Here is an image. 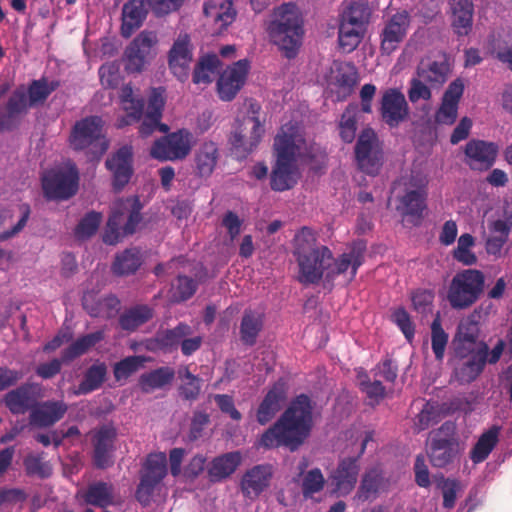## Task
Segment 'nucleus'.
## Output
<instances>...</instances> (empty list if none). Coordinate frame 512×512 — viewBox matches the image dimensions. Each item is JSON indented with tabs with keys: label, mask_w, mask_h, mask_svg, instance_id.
I'll list each match as a JSON object with an SVG mask.
<instances>
[{
	"label": "nucleus",
	"mask_w": 512,
	"mask_h": 512,
	"mask_svg": "<svg viewBox=\"0 0 512 512\" xmlns=\"http://www.w3.org/2000/svg\"><path fill=\"white\" fill-rule=\"evenodd\" d=\"M313 406L306 394L296 396L280 418L259 439L266 449L286 447L296 451L309 436L313 425Z\"/></svg>",
	"instance_id": "obj_1"
},
{
	"label": "nucleus",
	"mask_w": 512,
	"mask_h": 512,
	"mask_svg": "<svg viewBox=\"0 0 512 512\" xmlns=\"http://www.w3.org/2000/svg\"><path fill=\"white\" fill-rule=\"evenodd\" d=\"M267 31L271 42L287 59L295 58L304 35L303 20L296 4L284 3L275 8Z\"/></svg>",
	"instance_id": "obj_2"
},
{
	"label": "nucleus",
	"mask_w": 512,
	"mask_h": 512,
	"mask_svg": "<svg viewBox=\"0 0 512 512\" xmlns=\"http://www.w3.org/2000/svg\"><path fill=\"white\" fill-rule=\"evenodd\" d=\"M141 210L142 204L137 196L114 202L102 237L103 242L115 245L122 237L133 234L142 221Z\"/></svg>",
	"instance_id": "obj_3"
},
{
	"label": "nucleus",
	"mask_w": 512,
	"mask_h": 512,
	"mask_svg": "<svg viewBox=\"0 0 512 512\" xmlns=\"http://www.w3.org/2000/svg\"><path fill=\"white\" fill-rule=\"evenodd\" d=\"M79 170L72 160L46 170L41 176L43 195L47 200H68L79 188Z\"/></svg>",
	"instance_id": "obj_4"
},
{
	"label": "nucleus",
	"mask_w": 512,
	"mask_h": 512,
	"mask_svg": "<svg viewBox=\"0 0 512 512\" xmlns=\"http://www.w3.org/2000/svg\"><path fill=\"white\" fill-rule=\"evenodd\" d=\"M485 287V275L477 269H464L457 272L450 281L447 301L456 310H464L475 304Z\"/></svg>",
	"instance_id": "obj_5"
},
{
	"label": "nucleus",
	"mask_w": 512,
	"mask_h": 512,
	"mask_svg": "<svg viewBox=\"0 0 512 512\" xmlns=\"http://www.w3.org/2000/svg\"><path fill=\"white\" fill-rule=\"evenodd\" d=\"M427 447V455L433 467L445 468L453 463L461 453L455 424L446 421L437 430L430 432Z\"/></svg>",
	"instance_id": "obj_6"
},
{
	"label": "nucleus",
	"mask_w": 512,
	"mask_h": 512,
	"mask_svg": "<svg viewBox=\"0 0 512 512\" xmlns=\"http://www.w3.org/2000/svg\"><path fill=\"white\" fill-rule=\"evenodd\" d=\"M70 146L77 151L90 149L94 157L102 156L108 149L103 135V121L99 116H88L75 123L69 137Z\"/></svg>",
	"instance_id": "obj_7"
},
{
	"label": "nucleus",
	"mask_w": 512,
	"mask_h": 512,
	"mask_svg": "<svg viewBox=\"0 0 512 512\" xmlns=\"http://www.w3.org/2000/svg\"><path fill=\"white\" fill-rule=\"evenodd\" d=\"M354 155L361 172L369 176L379 174L384 162L383 145L371 127H366L360 132L354 147Z\"/></svg>",
	"instance_id": "obj_8"
},
{
	"label": "nucleus",
	"mask_w": 512,
	"mask_h": 512,
	"mask_svg": "<svg viewBox=\"0 0 512 512\" xmlns=\"http://www.w3.org/2000/svg\"><path fill=\"white\" fill-rule=\"evenodd\" d=\"M505 342L500 339L489 351V346L486 342H481L476 353L464 360H460L454 369L456 379L460 383H471L475 381L478 376L483 372L486 363L496 364L504 351Z\"/></svg>",
	"instance_id": "obj_9"
},
{
	"label": "nucleus",
	"mask_w": 512,
	"mask_h": 512,
	"mask_svg": "<svg viewBox=\"0 0 512 512\" xmlns=\"http://www.w3.org/2000/svg\"><path fill=\"white\" fill-rule=\"evenodd\" d=\"M264 126L255 116L244 117L229 137L232 153L239 159L246 158L260 143Z\"/></svg>",
	"instance_id": "obj_10"
},
{
	"label": "nucleus",
	"mask_w": 512,
	"mask_h": 512,
	"mask_svg": "<svg viewBox=\"0 0 512 512\" xmlns=\"http://www.w3.org/2000/svg\"><path fill=\"white\" fill-rule=\"evenodd\" d=\"M166 475V454L163 452L149 454L141 471L140 482L136 489V499L142 505H148L156 487Z\"/></svg>",
	"instance_id": "obj_11"
},
{
	"label": "nucleus",
	"mask_w": 512,
	"mask_h": 512,
	"mask_svg": "<svg viewBox=\"0 0 512 512\" xmlns=\"http://www.w3.org/2000/svg\"><path fill=\"white\" fill-rule=\"evenodd\" d=\"M374 433L372 431L366 432L362 441L360 451L357 456L345 457L341 459L330 475L331 484L334 487L335 493L346 496L355 487L359 474V458L364 453L367 444L373 441Z\"/></svg>",
	"instance_id": "obj_12"
},
{
	"label": "nucleus",
	"mask_w": 512,
	"mask_h": 512,
	"mask_svg": "<svg viewBox=\"0 0 512 512\" xmlns=\"http://www.w3.org/2000/svg\"><path fill=\"white\" fill-rule=\"evenodd\" d=\"M191 141V132L180 129L157 139L150 149V155L161 161L184 159L191 151Z\"/></svg>",
	"instance_id": "obj_13"
},
{
	"label": "nucleus",
	"mask_w": 512,
	"mask_h": 512,
	"mask_svg": "<svg viewBox=\"0 0 512 512\" xmlns=\"http://www.w3.org/2000/svg\"><path fill=\"white\" fill-rule=\"evenodd\" d=\"M305 145V139L297 123L288 122L281 126L274 139L276 159L296 162Z\"/></svg>",
	"instance_id": "obj_14"
},
{
	"label": "nucleus",
	"mask_w": 512,
	"mask_h": 512,
	"mask_svg": "<svg viewBox=\"0 0 512 512\" xmlns=\"http://www.w3.org/2000/svg\"><path fill=\"white\" fill-rule=\"evenodd\" d=\"M30 108L26 87L20 85L11 93L7 101L0 106V131L16 129Z\"/></svg>",
	"instance_id": "obj_15"
},
{
	"label": "nucleus",
	"mask_w": 512,
	"mask_h": 512,
	"mask_svg": "<svg viewBox=\"0 0 512 512\" xmlns=\"http://www.w3.org/2000/svg\"><path fill=\"white\" fill-rule=\"evenodd\" d=\"M332 260V251L327 246H320V250L307 253L304 259H296L299 266V282L304 285L318 283L325 277L327 262Z\"/></svg>",
	"instance_id": "obj_16"
},
{
	"label": "nucleus",
	"mask_w": 512,
	"mask_h": 512,
	"mask_svg": "<svg viewBox=\"0 0 512 512\" xmlns=\"http://www.w3.org/2000/svg\"><path fill=\"white\" fill-rule=\"evenodd\" d=\"M411 24V16L408 11H397L387 19L381 32V51L391 54L405 39Z\"/></svg>",
	"instance_id": "obj_17"
},
{
	"label": "nucleus",
	"mask_w": 512,
	"mask_h": 512,
	"mask_svg": "<svg viewBox=\"0 0 512 512\" xmlns=\"http://www.w3.org/2000/svg\"><path fill=\"white\" fill-rule=\"evenodd\" d=\"M249 68V61L242 59L223 71L217 81L218 96L221 100L231 101L236 97L245 84Z\"/></svg>",
	"instance_id": "obj_18"
},
{
	"label": "nucleus",
	"mask_w": 512,
	"mask_h": 512,
	"mask_svg": "<svg viewBox=\"0 0 512 512\" xmlns=\"http://www.w3.org/2000/svg\"><path fill=\"white\" fill-rule=\"evenodd\" d=\"M366 246L363 242L354 243L348 252L341 254L338 258L327 262L325 278L333 281L337 276L342 275L351 268L350 280H353L359 267L364 263Z\"/></svg>",
	"instance_id": "obj_19"
},
{
	"label": "nucleus",
	"mask_w": 512,
	"mask_h": 512,
	"mask_svg": "<svg viewBox=\"0 0 512 512\" xmlns=\"http://www.w3.org/2000/svg\"><path fill=\"white\" fill-rule=\"evenodd\" d=\"M451 74V64L446 53H439L435 59H422L416 68V75L431 88L439 89Z\"/></svg>",
	"instance_id": "obj_20"
},
{
	"label": "nucleus",
	"mask_w": 512,
	"mask_h": 512,
	"mask_svg": "<svg viewBox=\"0 0 512 512\" xmlns=\"http://www.w3.org/2000/svg\"><path fill=\"white\" fill-rule=\"evenodd\" d=\"M380 114L382 120L391 128L399 126L409 115L408 103L398 89L386 90L381 99Z\"/></svg>",
	"instance_id": "obj_21"
},
{
	"label": "nucleus",
	"mask_w": 512,
	"mask_h": 512,
	"mask_svg": "<svg viewBox=\"0 0 512 512\" xmlns=\"http://www.w3.org/2000/svg\"><path fill=\"white\" fill-rule=\"evenodd\" d=\"M287 389V382L283 378L278 379L270 387L256 411V420L259 424H267L281 410L287 400Z\"/></svg>",
	"instance_id": "obj_22"
},
{
	"label": "nucleus",
	"mask_w": 512,
	"mask_h": 512,
	"mask_svg": "<svg viewBox=\"0 0 512 512\" xmlns=\"http://www.w3.org/2000/svg\"><path fill=\"white\" fill-rule=\"evenodd\" d=\"M464 93V82L461 78L452 81L445 90L441 104L435 112V121L442 125H452L458 116L459 102Z\"/></svg>",
	"instance_id": "obj_23"
},
{
	"label": "nucleus",
	"mask_w": 512,
	"mask_h": 512,
	"mask_svg": "<svg viewBox=\"0 0 512 512\" xmlns=\"http://www.w3.org/2000/svg\"><path fill=\"white\" fill-rule=\"evenodd\" d=\"M157 43V35L152 31H142L126 48V70L140 72L145 64L146 57L152 47Z\"/></svg>",
	"instance_id": "obj_24"
},
{
	"label": "nucleus",
	"mask_w": 512,
	"mask_h": 512,
	"mask_svg": "<svg viewBox=\"0 0 512 512\" xmlns=\"http://www.w3.org/2000/svg\"><path fill=\"white\" fill-rule=\"evenodd\" d=\"M192 59L190 37L187 34L179 35L169 51L168 64L172 73L180 81H185L188 78Z\"/></svg>",
	"instance_id": "obj_25"
},
{
	"label": "nucleus",
	"mask_w": 512,
	"mask_h": 512,
	"mask_svg": "<svg viewBox=\"0 0 512 512\" xmlns=\"http://www.w3.org/2000/svg\"><path fill=\"white\" fill-rule=\"evenodd\" d=\"M273 474L274 469L271 464H258L248 469L240 482L243 495L250 499L257 498L269 487Z\"/></svg>",
	"instance_id": "obj_26"
},
{
	"label": "nucleus",
	"mask_w": 512,
	"mask_h": 512,
	"mask_svg": "<svg viewBox=\"0 0 512 512\" xmlns=\"http://www.w3.org/2000/svg\"><path fill=\"white\" fill-rule=\"evenodd\" d=\"M497 152L494 143L472 139L465 146V162L473 170H487L493 166Z\"/></svg>",
	"instance_id": "obj_27"
},
{
	"label": "nucleus",
	"mask_w": 512,
	"mask_h": 512,
	"mask_svg": "<svg viewBox=\"0 0 512 512\" xmlns=\"http://www.w3.org/2000/svg\"><path fill=\"white\" fill-rule=\"evenodd\" d=\"M207 23L214 26L213 34H221L231 25L237 12L231 0H208L203 5Z\"/></svg>",
	"instance_id": "obj_28"
},
{
	"label": "nucleus",
	"mask_w": 512,
	"mask_h": 512,
	"mask_svg": "<svg viewBox=\"0 0 512 512\" xmlns=\"http://www.w3.org/2000/svg\"><path fill=\"white\" fill-rule=\"evenodd\" d=\"M132 146L125 145L106 160V167L113 174L114 189L120 191L130 181L132 169Z\"/></svg>",
	"instance_id": "obj_29"
},
{
	"label": "nucleus",
	"mask_w": 512,
	"mask_h": 512,
	"mask_svg": "<svg viewBox=\"0 0 512 512\" xmlns=\"http://www.w3.org/2000/svg\"><path fill=\"white\" fill-rule=\"evenodd\" d=\"M117 437L116 429L111 425L101 426L93 437V463L99 469H105L113 464L112 452Z\"/></svg>",
	"instance_id": "obj_30"
},
{
	"label": "nucleus",
	"mask_w": 512,
	"mask_h": 512,
	"mask_svg": "<svg viewBox=\"0 0 512 512\" xmlns=\"http://www.w3.org/2000/svg\"><path fill=\"white\" fill-rule=\"evenodd\" d=\"M148 0H128L122 8L121 33L130 37L145 21L148 14Z\"/></svg>",
	"instance_id": "obj_31"
},
{
	"label": "nucleus",
	"mask_w": 512,
	"mask_h": 512,
	"mask_svg": "<svg viewBox=\"0 0 512 512\" xmlns=\"http://www.w3.org/2000/svg\"><path fill=\"white\" fill-rule=\"evenodd\" d=\"M241 460V453L238 451L215 457L207 469L210 482L218 483L230 477L241 464Z\"/></svg>",
	"instance_id": "obj_32"
},
{
	"label": "nucleus",
	"mask_w": 512,
	"mask_h": 512,
	"mask_svg": "<svg viewBox=\"0 0 512 512\" xmlns=\"http://www.w3.org/2000/svg\"><path fill=\"white\" fill-rule=\"evenodd\" d=\"M298 178L296 162L276 159L270 175L271 189L283 192L292 189Z\"/></svg>",
	"instance_id": "obj_33"
},
{
	"label": "nucleus",
	"mask_w": 512,
	"mask_h": 512,
	"mask_svg": "<svg viewBox=\"0 0 512 512\" xmlns=\"http://www.w3.org/2000/svg\"><path fill=\"white\" fill-rule=\"evenodd\" d=\"M451 26L458 36H467L473 25L474 5L471 0H451Z\"/></svg>",
	"instance_id": "obj_34"
},
{
	"label": "nucleus",
	"mask_w": 512,
	"mask_h": 512,
	"mask_svg": "<svg viewBox=\"0 0 512 512\" xmlns=\"http://www.w3.org/2000/svg\"><path fill=\"white\" fill-rule=\"evenodd\" d=\"M5 406L14 415L25 414L34 409L36 400L33 396L31 384H23L9 391L3 399Z\"/></svg>",
	"instance_id": "obj_35"
},
{
	"label": "nucleus",
	"mask_w": 512,
	"mask_h": 512,
	"mask_svg": "<svg viewBox=\"0 0 512 512\" xmlns=\"http://www.w3.org/2000/svg\"><path fill=\"white\" fill-rule=\"evenodd\" d=\"M67 409V405L62 401H46L32 409L30 421L34 425L48 427L62 419Z\"/></svg>",
	"instance_id": "obj_36"
},
{
	"label": "nucleus",
	"mask_w": 512,
	"mask_h": 512,
	"mask_svg": "<svg viewBox=\"0 0 512 512\" xmlns=\"http://www.w3.org/2000/svg\"><path fill=\"white\" fill-rule=\"evenodd\" d=\"M191 327L186 323H179L172 329L160 330L156 333L148 345L149 349L159 348L162 350H173L181 345L183 338L190 336Z\"/></svg>",
	"instance_id": "obj_37"
},
{
	"label": "nucleus",
	"mask_w": 512,
	"mask_h": 512,
	"mask_svg": "<svg viewBox=\"0 0 512 512\" xmlns=\"http://www.w3.org/2000/svg\"><path fill=\"white\" fill-rule=\"evenodd\" d=\"M83 499L85 503L103 509L117 504L113 485L103 481L90 484L83 494Z\"/></svg>",
	"instance_id": "obj_38"
},
{
	"label": "nucleus",
	"mask_w": 512,
	"mask_h": 512,
	"mask_svg": "<svg viewBox=\"0 0 512 512\" xmlns=\"http://www.w3.org/2000/svg\"><path fill=\"white\" fill-rule=\"evenodd\" d=\"M154 316V310L146 304H138L126 309L118 319L119 326L127 332H134L140 326L150 321Z\"/></svg>",
	"instance_id": "obj_39"
},
{
	"label": "nucleus",
	"mask_w": 512,
	"mask_h": 512,
	"mask_svg": "<svg viewBox=\"0 0 512 512\" xmlns=\"http://www.w3.org/2000/svg\"><path fill=\"white\" fill-rule=\"evenodd\" d=\"M372 9L366 1H352L342 12L340 22L367 30Z\"/></svg>",
	"instance_id": "obj_40"
},
{
	"label": "nucleus",
	"mask_w": 512,
	"mask_h": 512,
	"mask_svg": "<svg viewBox=\"0 0 512 512\" xmlns=\"http://www.w3.org/2000/svg\"><path fill=\"white\" fill-rule=\"evenodd\" d=\"M263 328L262 316L251 309H246L240 322V340L246 346H254Z\"/></svg>",
	"instance_id": "obj_41"
},
{
	"label": "nucleus",
	"mask_w": 512,
	"mask_h": 512,
	"mask_svg": "<svg viewBox=\"0 0 512 512\" xmlns=\"http://www.w3.org/2000/svg\"><path fill=\"white\" fill-rule=\"evenodd\" d=\"M219 149L215 142L204 141L195 155L197 173L201 177L210 176L218 162Z\"/></svg>",
	"instance_id": "obj_42"
},
{
	"label": "nucleus",
	"mask_w": 512,
	"mask_h": 512,
	"mask_svg": "<svg viewBox=\"0 0 512 512\" xmlns=\"http://www.w3.org/2000/svg\"><path fill=\"white\" fill-rule=\"evenodd\" d=\"M175 377V371L168 366H162L150 372L143 373L138 380L142 392L150 393L169 385Z\"/></svg>",
	"instance_id": "obj_43"
},
{
	"label": "nucleus",
	"mask_w": 512,
	"mask_h": 512,
	"mask_svg": "<svg viewBox=\"0 0 512 512\" xmlns=\"http://www.w3.org/2000/svg\"><path fill=\"white\" fill-rule=\"evenodd\" d=\"M104 337V331L98 330L77 338L73 343H71L62 351L64 363L69 364L76 358L84 355L97 343L101 342Z\"/></svg>",
	"instance_id": "obj_44"
},
{
	"label": "nucleus",
	"mask_w": 512,
	"mask_h": 512,
	"mask_svg": "<svg viewBox=\"0 0 512 512\" xmlns=\"http://www.w3.org/2000/svg\"><path fill=\"white\" fill-rule=\"evenodd\" d=\"M120 300L115 295H107L97 301H90L88 297L83 299V307L91 317L111 319L120 310Z\"/></svg>",
	"instance_id": "obj_45"
},
{
	"label": "nucleus",
	"mask_w": 512,
	"mask_h": 512,
	"mask_svg": "<svg viewBox=\"0 0 512 512\" xmlns=\"http://www.w3.org/2000/svg\"><path fill=\"white\" fill-rule=\"evenodd\" d=\"M500 428L491 427L484 432L470 451V459L473 463L478 464L485 461L499 441Z\"/></svg>",
	"instance_id": "obj_46"
},
{
	"label": "nucleus",
	"mask_w": 512,
	"mask_h": 512,
	"mask_svg": "<svg viewBox=\"0 0 512 512\" xmlns=\"http://www.w3.org/2000/svg\"><path fill=\"white\" fill-rule=\"evenodd\" d=\"M107 375V366L104 362L91 365L84 373L83 380L75 391L76 395H86L99 389Z\"/></svg>",
	"instance_id": "obj_47"
},
{
	"label": "nucleus",
	"mask_w": 512,
	"mask_h": 512,
	"mask_svg": "<svg viewBox=\"0 0 512 512\" xmlns=\"http://www.w3.org/2000/svg\"><path fill=\"white\" fill-rule=\"evenodd\" d=\"M142 264V257L138 248H129L115 257L112 271L115 275L125 276L134 274Z\"/></svg>",
	"instance_id": "obj_48"
},
{
	"label": "nucleus",
	"mask_w": 512,
	"mask_h": 512,
	"mask_svg": "<svg viewBox=\"0 0 512 512\" xmlns=\"http://www.w3.org/2000/svg\"><path fill=\"white\" fill-rule=\"evenodd\" d=\"M178 377L181 380L179 386V394L184 400L195 401L202 388V379L189 370L188 366H184L178 370Z\"/></svg>",
	"instance_id": "obj_49"
},
{
	"label": "nucleus",
	"mask_w": 512,
	"mask_h": 512,
	"mask_svg": "<svg viewBox=\"0 0 512 512\" xmlns=\"http://www.w3.org/2000/svg\"><path fill=\"white\" fill-rule=\"evenodd\" d=\"M316 233L309 227H302L294 236V251L296 259L305 258L307 253L320 250Z\"/></svg>",
	"instance_id": "obj_50"
},
{
	"label": "nucleus",
	"mask_w": 512,
	"mask_h": 512,
	"mask_svg": "<svg viewBox=\"0 0 512 512\" xmlns=\"http://www.w3.org/2000/svg\"><path fill=\"white\" fill-rule=\"evenodd\" d=\"M426 193L421 190L408 191L401 199V212L404 216L422 218L423 211L426 209Z\"/></svg>",
	"instance_id": "obj_51"
},
{
	"label": "nucleus",
	"mask_w": 512,
	"mask_h": 512,
	"mask_svg": "<svg viewBox=\"0 0 512 512\" xmlns=\"http://www.w3.org/2000/svg\"><path fill=\"white\" fill-rule=\"evenodd\" d=\"M366 30L339 22L338 43L345 53L353 52L364 38Z\"/></svg>",
	"instance_id": "obj_52"
},
{
	"label": "nucleus",
	"mask_w": 512,
	"mask_h": 512,
	"mask_svg": "<svg viewBox=\"0 0 512 512\" xmlns=\"http://www.w3.org/2000/svg\"><path fill=\"white\" fill-rule=\"evenodd\" d=\"M55 89L56 85H49L45 78L32 80L26 87L27 100L31 108L43 104Z\"/></svg>",
	"instance_id": "obj_53"
},
{
	"label": "nucleus",
	"mask_w": 512,
	"mask_h": 512,
	"mask_svg": "<svg viewBox=\"0 0 512 512\" xmlns=\"http://www.w3.org/2000/svg\"><path fill=\"white\" fill-rule=\"evenodd\" d=\"M431 348L435 359L442 361L448 344L449 335L442 327L439 315L431 323Z\"/></svg>",
	"instance_id": "obj_54"
},
{
	"label": "nucleus",
	"mask_w": 512,
	"mask_h": 512,
	"mask_svg": "<svg viewBox=\"0 0 512 512\" xmlns=\"http://www.w3.org/2000/svg\"><path fill=\"white\" fill-rule=\"evenodd\" d=\"M146 358L140 355L125 357L114 365L113 373L117 381L127 379L138 371L145 363Z\"/></svg>",
	"instance_id": "obj_55"
},
{
	"label": "nucleus",
	"mask_w": 512,
	"mask_h": 512,
	"mask_svg": "<svg viewBox=\"0 0 512 512\" xmlns=\"http://www.w3.org/2000/svg\"><path fill=\"white\" fill-rule=\"evenodd\" d=\"M102 218L103 216L100 212H88L77 224L75 236L81 240L90 238L97 232Z\"/></svg>",
	"instance_id": "obj_56"
},
{
	"label": "nucleus",
	"mask_w": 512,
	"mask_h": 512,
	"mask_svg": "<svg viewBox=\"0 0 512 512\" xmlns=\"http://www.w3.org/2000/svg\"><path fill=\"white\" fill-rule=\"evenodd\" d=\"M325 478L319 468H313L303 475L302 494L304 498H311L315 493L323 490Z\"/></svg>",
	"instance_id": "obj_57"
},
{
	"label": "nucleus",
	"mask_w": 512,
	"mask_h": 512,
	"mask_svg": "<svg viewBox=\"0 0 512 512\" xmlns=\"http://www.w3.org/2000/svg\"><path fill=\"white\" fill-rule=\"evenodd\" d=\"M198 289V282L186 275H179L173 289L172 299L180 303L190 299Z\"/></svg>",
	"instance_id": "obj_58"
},
{
	"label": "nucleus",
	"mask_w": 512,
	"mask_h": 512,
	"mask_svg": "<svg viewBox=\"0 0 512 512\" xmlns=\"http://www.w3.org/2000/svg\"><path fill=\"white\" fill-rule=\"evenodd\" d=\"M357 117L350 106L343 112L339 122V135L343 142L352 143L356 137Z\"/></svg>",
	"instance_id": "obj_59"
},
{
	"label": "nucleus",
	"mask_w": 512,
	"mask_h": 512,
	"mask_svg": "<svg viewBox=\"0 0 512 512\" xmlns=\"http://www.w3.org/2000/svg\"><path fill=\"white\" fill-rule=\"evenodd\" d=\"M413 309L420 314L426 315L432 310L435 294L429 289H416L411 292Z\"/></svg>",
	"instance_id": "obj_60"
},
{
	"label": "nucleus",
	"mask_w": 512,
	"mask_h": 512,
	"mask_svg": "<svg viewBox=\"0 0 512 512\" xmlns=\"http://www.w3.org/2000/svg\"><path fill=\"white\" fill-rule=\"evenodd\" d=\"M437 486L442 491L443 507L446 509L454 508L457 499V492L460 490V482L456 479L441 476Z\"/></svg>",
	"instance_id": "obj_61"
},
{
	"label": "nucleus",
	"mask_w": 512,
	"mask_h": 512,
	"mask_svg": "<svg viewBox=\"0 0 512 512\" xmlns=\"http://www.w3.org/2000/svg\"><path fill=\"white\" fill-rule=\"evenodd\" d=\"M165 90L162 87L152 88L148 97L147 109L144 115L162 119L165 106Z\"/></svg>",
	"instance_id": "obj_62"
},
{
	"label": "nucleus",
	"mask_w": 512,
	"mask_h": 512,
	"mask_svg": "<svg viewBox=\"0 0 512 512\" xmlns=\"http://www.w3.org/2000/svg\"><path fill=\"white\" fill-rule=\"evenodd\" d=\"M100 82L103 87L117 88L122 80L119 66L115 63L104 64L99 68Z\"/></svg>",
	"instance_id": "obj_63"
},
{
	"label": "nucleus",
	"mask_w": 512,
	"mask_h": 512,
	"mask_svg": "<svg viewBox=\"0 0 512 512\" xmlns=\"http://www.w3.org/2000/svg\"><path fill=\"white\" fill-rule=\"evenodd\" d=\"M392 320L399 327L407 341L411 343L415 335V325L408 312L400 307L392 313Z\"/></svg>",
	"instance_id": "obj_64"
}]
</instances>
